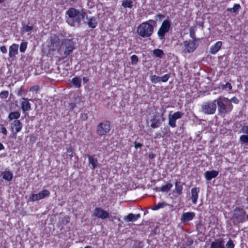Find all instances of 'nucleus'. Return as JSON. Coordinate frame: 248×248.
I'll use <instances>...</instances> for the list:
<instances>
[{"label": "nucleus", "instance_id": "f257e3e1", "mask_svg": "<svg viewBox=\"0 0 248 248\" xmlns=\"http://www.w3.org/2000/svg\"><path fill=\"white\" fill-rule=\"evenodd\" d=\"M155 25V21L152 19L143 22L138 26L136 32L141 37H150L154 32Z\"/></svg>", "mask_w": 248, "mask_h": 248}, {"label": "nucleus", "instance_id": "f03ea898", "mask_svg": "<svg viewBox=\"0 0 248 248\" xmlns=\"http://www.w3.org/2000/svg\"><path fill=\"white\" fill-rule=\"evenodd\" d=\"M66 15L68 16L66 19L67 23L73 27H79L81 20L86 16L85 12H80L73 8H70L66 12Z\"/></svg>", "mask_w": 248, "mask_h": 248}, {"label": "nucleus", "instance_id": "7ed1b4c3", "mask_svg": "<svg viewBox=\"0 0 248 248\" xmlns=\"http://www.w3.org/2000/svg\"><path fill=\"white\" fill-rule=\"evenodd\" d=\"M216 104L217 105L218 114L222 117L230 112L233 108L232 105L230 100L224 97H219L216 100Z\"/></svg>", "mask_w": 248, "mask_h": 248}, {"label": "nucleus", "instance_id": "20e7f679", "mask_svg": "<svg viewBox=\"0 0 248 248\" xmlns=\"http://www.w3.org/2000/svg\"><path fill=\"white\" fill-rule=\"evenodd\" d=\"M216 109L217 104L216 100L212 101L206 102L202 105V111L205 114H213L215 113Z\"/></svg>", "mask_w": 248, "mask_h": 248}, {"label": "nucleus", "instance_id": "39448f33", "mask_svg": "<svg viewBox=\"0 0 248 248\" xmlns=\"http://www.w3.org/2000/svg\"><path fill=\"white\" fill-rule=\"evenodd\" d=\"M171 27V22L168 19L164 20L157 31V35L160 40L164 38L165 34L167 33Z\"/></svg>", "mask_w": 248, "mask_h": 248}, {"label": "nucleus", "instance_id": "423d86ee", "mask_svg": "<svg viewBox=\"0 0 248 248\" xmlns=\"http://www.w3.org/2000/svg\"><path fill=\"white\" fill-rule=\"evenodd\" d=\"M183 51L185 53L193 52L197 47V44L195 40L185 41L181 45Z\"/></svg>", "mask_w": 248, "mask_h": 248}, {"label": "nucleus", "instance_id": "0eeeda50", "mask_svg": "<svg viewBox=\"0 0 248 248\" xmlns=\"http://www.w3.org/2000/svg\"><path fill=\"white\" fill-rule=\"evenodd\" d=\"M233 217L239 222L248 220V215H246V212L243 209L240 208H236L234 210Z\"/></svg>", "mask_w": 248, "mask_h": 248}, {"label": "nucleus", "instance_id": "6e6552de", "mask_svg": "<svg viewBox=\"0 0 248 248\" xmlns=\"http://www.w3.org/2000/svg\"><path fill=\"white\" fill-rule=\"evenodd\" d=\"M165 111V110L163 109L160 115L156 114L155 115L154 118L151 119V127L152 128H155L158 127L161 124V123L164 121L165 118L163 117V115Z\"/></svg>", "mask_w": 248, "mask_h": 248}, {"label": "nucleus", "instance_id": "1a4fd4ad", "mask_svg": "<svg viewBox=\"0 0 248 248\" xmlns=\"http://www.w3.org/2000/svg\"><path fill=\"white\" fill-rule=\"evenodd\" d=\"M183 115L184 113L180 111H177L173 114L170 113L168 116L169 125L171 127H175L176 126V120L181 118Z\"/></svg>", "mask_w": 248, "mask_h": 248}, {"label": "nucleus", "instance_id": "9d476101", "mask_svg": "<svg viewBox=\"0 0 248 248\" xmlns=\"http://www.w3.org/2000/svg\"><path fill=\"white\" fill-rule=\"evenodd\" d=\"M110 130V123L104 122L100 123L97 127V132L99 135H104Z\"/></svg>", "mask_w": 248, "mask_h": 248}, {"label": "nucleus", "instance_id": "9b49d317", "mask_svg": "<svg viewBox=\"0 0 248 248\" xmlns=\"http://www.w3.org/2000/svg\"><path fill=\"white\" fill-rule=\"evenodd\" d=\"M93 215L95 217L102 219H106L110 217V215L108 212L99 207L94 209Z\"/></svg>", "mask_w": 248, "mask_h": 248}, {"label": "nucleus", "instance_id": "f8f14e48", "mask_svg": "<svg viewBox=\"0 0 248 248\" xmlns=\"http://www.w3.org/2000/svg\"><path fill=\"white\" fill-rule=\"evenodd\" d=\"M50 192L47 189H43L37 194H32L30 196L31 201L34 202L44 199L49 195Z\"/></svg>", "mask_w": 248, "mask_h": 248}, {"label": "nucleus", "instance_id": "ddd939ff", "mask_svg": "<svg viewBox=\"0 0 248 248\" xmlns=\"http://www.w3.org/2000/svg\"><path fill=\"white\" fill-rule=\"evenodd\" d=\"M22 123L18 120H15L11 124V129L13 132H15V134L20 132L22 130Z\"/></svg>", "mask_w": 248, "mask_h": 248}, {"label": "nucleus", "instance_id": "4468645a", "mask_svg": "<svg viewBox=\"0 0 248 248\" xmlns=\"http://www.w3.org/2000/svg\"><path fill=\"white\" fill-rule=\"evenodd\" d=\"M64 45L65 46V50L64 54L67 56L70 54L74 50V43L72 41L67 39L64 41Z\"/></svg>", "mask_w": 248, "mask_h": 248}, {"label": "nucleus", "instance_id": "2eb2a0df", "mask_svg": "<svg viewBox=\"0 0 248 248\" xmlns=\"http://www.w3.org/2000/svg\"><path fill=\"white\" fill-rule=\"evenodd\" d=\"M60 43L59 39L58 37H55L54 39H52V37H51L48 45L49 49L50 50H54L56 49L59 46Z\"/></svg>", "mask_w": 248, "mask_h": 248}, {"label": "nucleus", "instance_id": "dca6fc26", "mask_svg": "<svg viewBox=\"0 0 248 248\" xmlns=\"http://www.w3.org/2000/svg\"><path fill=\"white\" fill-rule=\"evenodd\" d=\"M199 192L200 188L199 187H194L191 189V198L194 204H196L197 202Z\"/></svg>", "mask_w": 248, "mask_h": 248}, {"label": "nucleus", "instance_id": "f3484780", "mask_svg": "<svg viewBox=\"0 0 248 248\" xmlns=\"http://www.w3.org/2000/svg\"><path fill=\"white\" fill-rule=\"evenodd\" d=\"M21 108L23 112L29 111L31 109V105L27 98H22L21 101Z\"/></svg>", "mask_w": 248, "mask_h": 248}, {"label": "nucleus", "instance_id": "a211bd4d", "mask_svg": "<svg viewBox=\"0 0 248 248\" xmlns=\"http://www.w3.org/2000/svg\"><path fill=\"white\" fill-rule=\"evenodd\" d=\"M195 214L194 212H186L182 214L181 220L183 222H186L192 220L194 217Z\"/></svg>", "mask_w": 248, "mask_h": 248}, {"label": "nucleus", "instance_id": "6ab92c4d", "mask_svg": "<svg viewBox=\"0 0 248 248\" xmlns=\"http://www.w3.org/2000/svg\"><path fill=\"white\" fill-rule=\"evenodd\" d=\"M18 45L16 44H13L9 47V56L10 58H13L18 53Z\"/></svg>", "mask_w": 248, "mask_h": 248}, {"label": "nucleus", "instance_id": "aec40b11", "mask_svg": "<svg viewBox=\"0 0 248 248\" xmlns=\"http://www.w3.org/2000/svg\"><path fill=\"white\" fill-rule=\"evenodd\" d=\"M222 45L221 41H217L210 48V53L212 54H216L220 49Z\"/></svg>", "mask_w": 248, "mask_h": 248}, {"label": "nucleus", "instance_id": "412c9836", "mask_svg": "<svg viewBox=\"0 0 248 248\" xmlns=\"http://www.w3.org/2000/svg\"><path fill=\"white\" fill-rule=\"evenodd\" d=\"M89 163L91 165V167H90L91 169L94 170L95 168L98 166V163L97 159L94 157V156L88 155H87Z\"/></svg>", "mask_w": 248, "mask_h": 248}, {"label": "nucleus", "instance_id": "4be33fe9", "mask_svg": "<svg viewBox=\"0 0 248 248\" xmlns=\"http://www.w3.org/2000/svg\"><path fill=\"white\" fill-rule=\"evenodd\" d=\"M172 187L171 183H167L165 185L155 188L156 191H161L162 192L168 193Z\"/></svg>", "mask_w": 248, "mask_h": 248}, {"label": "nucleus", "instance_id": "5701e85b", "mask_svg": "<svg viewBox=\"0 0 248 248\" xmlns=\"http://www.w3.org/2000/svg\"><path fill=\"white\" fill-rule=\"evenodd\" d=\"M140 216V214H133L132 213L128 214L126 216L124 217V219L127 222H134L138 220Z\"/></svg>", "mask_w": 248, "mask_h": 248}, {"label": "nucleus", "instance_id": "b1692460", "mask_svg": "<svg viewBox=\"0 0 248 248\" xmlns=\"http://www.w3.org/2000/svg\"><path fill=\"white\" fill-rule=\"evenodd\" d=\"M218 174V172L216 170L207 171L204 173L205 178L207 180H210L216 177Z\"/></svg>", "mask_w": 248, "mask_h": 248}, {"label": "nucleus", "instance_id": "393cba45", "mask_svg": "<svg viewBox=\"0 0 248 248\" xmlns=\"http://www.w3.org/2000/svg\"><path fill=\"white\" fill-rule=\"evenodd\" d=\"M224 243L222 239H218L211 244L210 248H224Z\"/></svg>", "mask_w": 248, "mask_h": 248}, {"label": "nucleus", "instance_id": "a878e982", "mask_svg": "<svg viewBox=\"0 0 248 248\" xmlns=\"http://www.w3.org/2000/svg\"><path fill=\"white\" fill-rule=\"evenodd\" d=\"M1 175L2 178L8 181H11L13 178V173L9 170H5L2 172Z\"/></svg>", "mask_w": 248, "mask_h": 248}, {"label": "nucleus", "instance_id": "bb28decb", "mask_svg": "<svg viewBox=\"0 0 248 248\" xmlns=\"http://www.w3.org/2000/svg\"><path fill=\"white\" fill-rule=\"evenodd\" d=\"M88 25L91 28H95L97 25V21L95 17L93 16L90 17L88 19Z\"/></svg>", "mask_w": 248, "mask_h": 248}, {"label": "nucleus", "instance_id": "cd10ccee", "mask_svg": "<svg viewBox=\"0 0 248 248\" xmlns=\"http://www.w3.org/2000/svg\"><path fill=\"white\" fill-rule=\"evenodd\" d=\"M175 188L176 193L178 195L182 193L183 186L181 182L176 181L175 183Z\"/></svg>", "mask_w": 248, "mask_h": 248}, {"label": "nucleus", "instance_id": "c85d7f7f", "mask_svg": "<svg viewBox=\"0 0 248 248\" xmlns=\"http://www.w3.org/2000/svg\"><path fill=\"white\" fill-rule=\"evenodd\" d=\"M72 83L77 88H79L81 86V79L78 77H75L72 78Z\"/></svg>", "mask_w": 248, "mask_h": 248}, {"label": "nucleus", "instance_id": "c756f323", "mask_svg": "<svg viewBox=\"0 0 248 248\" xmlns=\"http://www.w3.org/2000/svg\"><path fill=\"white\" fill-rule=\"evenodd\" d=\"M20 116V113L18 111L11 112L9 114L8 119L10 120H17Z\"/></svg>", "mask_w": 248, "mask_h": 248}, {"label": "nucleus", "instance_id": "7c9ffc66", "mask_svg": "<svg viewBox=\"0 0 248 248\" xmlns=\"http://www.w3.org/2000/svg\"><path fill=\"white\" fill-rule=\"evenodd\" d=\"M240 7H241L239 4H235L233 7L229 8L227 9V10L230 12L238 13Z\"/></svg>", "mask_w": 248, "mask_h": 248}, {"label": "nucleus", "instance_id": "2f4dec72", "mask_svg": "<svg viewBox=\"0 0 248 248\" xmlns=\"http://www.w3.org/2000/svg\"><path fill=\"white\" fill-rule=\"evenodd\" d=\"M167 205V204L165 202H158L157 204L154 205L152 208V210L154 211L158 210L159 209L164 208Z\"/></svg>", "mask_w": 248, "mask_h": 248}, {"label": "nucleus", "instance_id": "473e14b6", "mask_svg": "<svg viewBox=\"0 0 248 248\" xmlns=\"http://www.w3.org/2000/svg\"><path fill=\"white\" fill-rule=\"evenodd\" d=\"M122 6L125 8H131L133 6V1L132 0H125L123 2Z\"/></svg>", "mask_w": 248, "mask_h": 248}, {"label": "nucleus", "instance_id": "72a5a7b5", "mask_svg": "<svg viewBox=\"0 0 248 248\" xmlns=\"http://www.w3.org/2000/svg\"><path fill=\"white\" fill-rule=\"evenodd\" d=\"M196 31V29L195 27H191L189 29V36L191 38H192L195 41L196 39V36H195Z\"/></svg>", "mask_w": 248, "mask_h": 248}, {"label": "nucleus", "instance_id": "f704fd0d", "mask_svg": "<svg viewBox=\"0 0 248 248\" xmlns=\"http://www.w3.org/2000/svg\"><path fill=\"white\" fill-rule=\"evenodd\" d=\"M154 54L157 57L161 58L164 54L163 50L159 49H155L154 50Z\"/></svg>", "mask_w": 248, "mask_h": 248}, {"label": "nucleus", "instance_id": "c9c22d12", "mask_svg": "<svg viewBox=\"0 0 248 248\" xmlns=\"http://www.w3.org/2000/svg\"><path fill=\"white\" fill-rule=\"evenodd\" d=\"M151 81L155 84L160 82V77L156 75H153L150 77Z\"/></svg>", "mask_w": 248, "mask_h": 248}, {"label": "nucleus", "instance_id": "e433bc0d", "mask_svg": "<svg viewBox=\"0 0 248 248\" xmlns=\"http://www.w3.org/2000/svg\"><path fill=\"white\" fill-rule=\"evenodd\" d=\"M27 47V43L26 42H22L20 44L19 50L22 53H24Z\"/></svg>", "mask_w": 248, "mask_h": 248}, {"label": "nucleus", "instance_id": "4c0bfd02", "mask_svg": "<svg viewBox=\"0 0 248 248\" xmlns=\"http://www.w3.org/2000/svg\"><path fill=\"white\" fill-rule=\"evenodd\" d=\"M221 87L223 90H228L230 91L232 89V85L229 82H227L225 84H222Z\"/></svg>", "mask_w": 248, "mask_h": 248}, {"label": "nucleus", "instance_id": "58836bf2", "mask_svg": "<svg viewBox=\"0 0 248 248\" xmlns=\"http://www.w3.org/2000/svg\"><path fill=\"white\" fill-rule=\"evenodd\" d=\"M131 63L133 65L136 64L139 61L138 57L136 55H133L130 57Z\"/></svg>", "mask_w": 248, "mask_h": 248}, {"label": "nucleus", "instance_id": "ea45409f", "mask_svg": "<svg viewBox=\"0 0 248 248\" xmlns=\"http://www.w3.org/2000/svg\"><path fill=\"white\" fill-rule=\"evenodd\" d=\"M234 244L233 241L232 240L230 239L227 242V243L225 245V246L224 247V248H234Z\"/></svg>", "mask_w": 248, "mask_h": 248}, {"label": "nucleus", "instance_id": "a19ab883", "mask_svg": "<svg viewBox=\"0 0 248 248\" xmlns=\"http://www.w3.org/2000/svg\"><path fill=\"white\" fill-rule=\"evenodd\" d=\"M33 29L32 26H29L28 25H25L23 28L22 33L25 32H29Z\"/></svg>", "mask_w": 248, "mask_h": 248}, {"label": "nucleus", "instance_id": "79ce46f5", "mask_svg": "<svg viewBox=\"0 0 248 248\" xmlns=\"http://www.w3.org/2000/svg\"><path fill=\"white\" fill-rule=\"evenodd\" d=\"M241 141L245 143H248V135H243L240 138Z\"/></svg>", "mask_w": 248, "mask_h": 248}, {"label": "nucleus", "instance_id": "37998d69", "mask_svg": "<svg viewBox=\"0 0 248 248\" xmlns=\"http://www.w3.org/2000/svg\"><path fill=\"white\" fill-rule=\"evenodd\" d=\"M170 76L169 74H166L163 76L161 77H160V82L162 81L163 82H165L168 80Z\"/></svg>", "mask_w": 248, "mask_h": 248}, {"label": "nucleus", "instance_id": "c03bdc74", "mask_svg": "<svg viewBox=\"0 0 248 248\" xmlns=\"http://www.w3.org/2000/svg\"><path fill=\"white\" fill-rule=\"evenodd\" d=\"M9 93L7 91H2L0 93V98L5 99L8 97Z\"/></svg>", "mask_w": 248, "mask_h": 248}, {"label": "nucleus", "instance_id": "a18cd8bd", "mask_svg": "<svg viewBox=\"0 0 248 248\" xmlns=\"http://www.w3.org/2000/svg\"><path fill=\"white\" fill-rule=\"evenodd\" d=\"M39 90L38 86H33L30 88V91L33 92H37Z\"/></svg>", "mask_w": 248, "mask_h": 248}, {"label": "nucleus", "instance_id": "49530a36", "mask_svg": "<svg viewBox=\"0 0 248 248\" xmlns=\"http://www.w3.org/2000/svg\"><path fill=\"white\" fill-rule=\"evenodd\" d=\"M108 219H109L110 220L112 221H113L114 220H118L119 221L120 220V218L119 217H117L116 216H111L110 215V217L109 218H108Z\"/></svg>", "mask_w": 248, "mask_h": 248}, {"label": "nucleus", "instance_id": "de8ad7c7", "mask_svg": "<svg viewBox=\"0 0 248 248\" xmlns=\"http://www.w3.org/2000/svg\"><path fill=\"white\" fill-rule=\"evenodd\" d=\"M230 101L231 102H232L233 103H234L235 104H238V102H239L238 99L235 97H233L230 100Z\"/></svg>", "mask_w": 248, "mask_h": 248}, {"label": "nucleus", "instance_id": "09e8293b", "mask_svg": "<svg viewBox=\"0 0 248 248\" xmlns=\"http://www.w3.org/2000/svg\"><path fill=\"white\" fill-rule=\"evenodd\" d=\"M0 50L3 53H6L7 51V48L5 46H1L0 47Z\"/></svg>", "mask_w": 248, "mask_h": 248}, {"label": "nucleus", "instance_id": "8fccbe9b", "mask_svg": "<svg viewBox=\"0 0 248 248\" xmlns=\"http://www.w3.org/2000/svg\"><path fill=\"white\" fill-rule=\"evenodd\" d=\"M134 146L136 149H138L139 148H140L142 146V144L135 141L134 143Z\"/></svg>", "mask_w": 248, "mask_h": 248}, {"label": "nucleus", "instance_id": "3c124183", "mask_svg": "<svg viewBox=\"0 0 248 248\" xmlns=\"http://www.w3.org/2000/svg\"><path fill=\"white\" fill-rule=\"evenodd\" d=\"M1 132L4 135H7V131L6 128L4 127H2Z\"/></svg>", "mask_w": 248, "mask_h": 248}, {"label": "nucleus", "instance_id": "603ef678", "mask_svg": "<svg viewBox=\"0 0 248 248\" xmlns=\"http://www.w3.org/2000/svg\"><path fill=\"white\" fill-rule=\"evenodd\" d=\"M243 132L248 134L247 135H248V126H244L243 128Z\"/></svg>", "mask_w": 248, "mask_h": 248}, {"label": "nucleus", "instance_id": "864d4df0", "mask_svg": "<svg viewBox=\"0 0 248 248\" xmlns=\"http://www.w3.org/2000/svg\"><path fill=\"white\" fill-rule=\"evenodd\" d=\"M63 219H64L66 222H68L70 220V218L68 216H65L64 217Z\"/></svg>", "mask_w": 248, "mask_h": 248}, {"label": "nucleus", "instance_id": "5fc2aeb1", "mask_svg": "<svg viewBox=\"0 0 248 248\" xmlns=\"http://www.w3.org/2000/svg\"><path fill=\"white\" fill-rule=\"evenodd\" d=\"M156 17H158L160 19H161L162 18H163L164 16L163 15H161V14H159V15H157L156 16Z\"/></svg>", "mask_w": 248, "mask_h": 248}, {"label": "nucleus", "instance_id": "6e6d98bb", "mask_svg": "<svg viewBox=\"0 0 248 248\" xmlns=\"http://www.w3.org/2000/svg\"><path fill=\"white\" fill-rule=\"evenodd\" d=\"M4 147L3 144L0 143V151L4 149Z\"/></svg>", "mask_w": 248, "mask_h": 248}, {"label": "nucleus", "instance_id": "4d7b16f0", "mask_svg": "<svg viewBox=\"0 0 248 248\" xmlns=\"http://www.w3.org/2000/svg\"><path fill=\"white\" fill-rule=\"evenodd\" d=\"M83 80L84 82H87L88 81V79L87 78H83Z\"/></svg>", "mask_w": 248, "mask_h": 248}, {"label": "nucleus", "instance_id": "13d9d810", "mask_svg": "<svg viewBox=\"0 0 248 248\" xmlns=\"http://www.w3.org/2000/svg\"><path fill=\"white\" fill-rule=\"evenodd\" d=\"M85 248H93L91 246H87L85 247Z\"/></svg>", "mask_w": 248, "mask_h": 248}, {"label": "nucleus", "instance_id": "bf43d9fd", "mask_svg": "<svg viewBox=\"0 0 248 248\" xmlns=\"http://www.w3.org/2000/svg\"><path fill=\"white\" fill-rule=\"evenodd\" d=\"M5 0H0V3H2Z\"/></svg>", "mask_w": 248, "mask_h": 248}]
</instances>
